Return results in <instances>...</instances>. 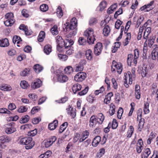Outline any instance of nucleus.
<instances>
[{"label": "nucleus", "instance_id": "nucleus-1", "mask_svg": "<svg viewBox=\"0 0 158 158\" xmlns=\"http://www.w3.org/2000/svg\"><path fill=\"white\" fill-rule=\"evenodd\" d=\"M32 139L31 137H26L21 138L19 140L20 144L25 145V148L27 150L31 149L34 146V142H32Z\"/></svg>", "mask_w": 158, "mask_h": 158}, {"label": "nucleus", "instance_id": "nucleus-2", "mask_svg": "<svg viewBox=\"0 0 158 158\" xmlns=\"http://www.w3.org/2000/svg\"><path fill=\"white\" fill-rule=\"evenodd\" d=\"M84 35L87 38V41L89 44H93L96 40L93 35V30L92 28H89L88 31L84 33Z\"/></svg>", "mask_w": 158, "mask_h": 158}, {"label": "nucleus", "instance_id": "nucleus-3", "mask_svg": "<svg viewBox=\"0 0 158 158\" xmlns=\"http://www.w3.org/2000/svg\"><path fill=\"white\" fill-rule=\"evenodd\" d=\"M66 25L64 29V30H66V31H68L69 30H73L76 29L77 27V20L75 18H73L71 20L70 23H66Z\"/></svg>", "mask_w": 158, "mask_h": 158}, {"label": "nucleus", "instance_id": "nucleus-4", "mask_svg": "<svg viewBox=\"0 0 158 158\" xmlns=\"http://www.w3.org/2000/svg\"><path fill=\"white\" fill-rule=\"evenodd\" d=\"M56 75L58 81L61 83H64L67 82L69 78L68 77L63 73L62 71L59 70H56Z\"/></svg>", "mask_w": 158, "mask_h": 158}, {"label": "nucleus", "instance_id": "nucleus-5", "mask_svg": "<svg viewBox=\"0 0 158 158\" xmlns=\"http://www.w3.org/2000/svg\"><path fill=\"white\" fill-rule=\"evenodd\" d=\"M56 42L57 45V49L58 51L61 52L63 49V45H64V40L62 37L59 35L56 36Z\"/></svg>", "mask_w": 158, "mask_h": 158}, {"label": "nucleus", "instance_id": "nucleus-6", "mask_svg": "<svg viewBox=\"0 0 158 158\" xmlns=\"http://www.w3.org/2000/svg\"><path fill=\"white\" fill-rule=\"evenodd\" d=\"M125 78H124V85L126 88L129 86L128 85L127 83V80L128 79L129 80V84H131L132 83V76L130 72H128L127 73H125L124 74Z\"/></svg>", "mask_w": 158, "mask_h": 158}, {"label": "nucleus", "instance_id": "nucleus-7", "mask_svg": "<svg viewBox=\"0 0 158 158\" xmlns=\"http://www.w3.org/2000/svg\"><path fill=\"white\" fill-rule=\"evenodd\" d=\"M86 73L83 72H80L77 73L75 76L74 80L77 82H80L83 81L86 77Z\"/></svg>", "mask_w": 158, "mask_h": 158}, {"label": "nucleus", "instance_id": "nucleus-8", "mask_svg": "<svg viewBox=\"0 0 158 158\" xmlns=\"http://www.w3.org/2000/svg\"><path fill=\"white\" fill-rule=\"evenodd\" d=\"M57 139L55 136H52L50 138L44 140V142L45 147L48 148L50 146L55 142Z\"/></svg>", "mask_w": 158, "mask_h": 158}, {"label": "nucleus", "instance_id": "nucleus-9", "mask_svg": "<svg viewBox=\"0 0 158 158\" xmlns=\"http://www.w3.org/2000/svg\"><path fill=\"white\" fill-rule=\"evenodd\" d=\"M11 140L10 138L6 135H3L0 137V148H3L5 147L4 144L5 143H8Z\"/></svg>", "mask_w": 158, "mask_h": 158}, {"label": "nucleus", "instance_id": "nucleus-10", "mask_svg": "<svg viewBox=\"0 0 158 158\" xmlns=\"http://www.w3.org/2000/svg\"><path fill=\"white\" fill-rule=\"evenodd\" d=\"M154 3V1H152L150 2V3L147 5H145L141 7L140 8V10L142 11L144 10V11L145 12H148L152 10L154 8V6H153Z\"/></svg>", "mask_w": 158, "mask_h": 158}, {"label": "nucleus", "instance_id": "nucleus-11", "mask_svg": "<svg viewBox=\"0 0 158 158\" xmlns=\"http://www.w3.org/2000/svg\"><path fill=\"white\" fill-rule=\"evenodd\" d=\"M103 49L102 44L98 42L94 46V53L96 56H99L101 53Z\"/></svg>", "mask_w": 158, "mask_h": 158}, {"label": "nucleus", "instance_id": "nucleus-12", "mask_svg": "<svg viewBox=\"0 0 158 158\" xmlns=\"http://www.w3.org/2000/svg\"><path fill=\"white\" fill-rule=\"evenodd\" d=\"M64 42L63 48H64L65 49H67L71 47V46L74 44L73 41L71 39L70 37L67 36L66 37Z\"/></svg>", "mask_w": 158, "mask_h": 158}, {"label": "nucleus", "instance_id": "nucleus-13", "mask_svg": "<svg viewBox=\"0 0 158 158\" xmlns=\"http://www.w3.org/2000/svg\"><path fill=\"white\" fill-rule=\"evenodd\" d=\"M143 140L141 139H139L136 143V150L138 153H140L143 148Z\"/></svg>", "mask_w": 158, "mask_h": 158}, {"label": "nucleus", "instance_id": "nucleus-14", "mask_svg": "<svg viewBox=\"0 0 158 158\" xmlns=\"http://www.w3.org/2000/svg\"><path fill=\"white\" fill-rule=\"evenodd\" d=\"M89 126L93 128L96 125H99L98 122L96 117L95 115L92 116L89 120Z\"/></svg>", "mask_w": 158, "mask_h": 158}, {"label": "nucleus", "instance_id": "nucleus-15", "mask_svg": "<svg viewBox=\"0 0 158 158\" xmlns=\"http://www.w3.org/2000/svg\"><path fill=\"white\" fill-rule=\"evenodd\" d=\"M42 85V82L40 79H37L34 80L32 83L31 84V87L32 89H34L40 87Z\"/></svg>", "mask_w": 158, "mask_h": 158}, {"label": "nucleus", "instance_id": "nucleus-16", "mask_svg": "<svg viewBox=\"0 0 158 158\" xmlns=\"http://www.w3.org/2000/svg\"><path fill=\"white\" fill-rule=\"evenodd\" d=\"M111 66L114 67L117 69L118 73H121L122 71V65L118 64L115 60H113Z\"/></svg>", "mask_w": 158, "mask_h": 158}, {"label": "nucleus", "instance_id": "nucleus-17", "mask_svg": "<svg viewBox=\"0 0 158 158\" xmlns=\"http://www.w3.org/2000/svg\"><path fill=\"white\" fill-rule=\"evenodd\" d=\"M155 38L156 36L154 35H152L151 36L150 39H149L148 40H146L145 42L144 45H146V46L148 45L149 47L151 48L154 43Z\"/></svg>", "mask_w": 158, "mask_h": 158}, {"label": "nucleus", "instance_id": "nucleus-18", "mask_svg": "<svg viewBox=\"0 0 158 158\" xmlns=\"http://www.w3.org/2000/svg\"><path fill=\"white\" fill-rule=\"evenodd\" d=\"M68 111V113L73 118H74L76 116V109L75 108H72L69 105V108L67 109Z\"/></svg>", "mask_w": 158, "mask_h": 158}, {"label": "nucleus", "instance_id": "nucleus-19", "mask_svg": "<svg viewBox=\"0 0 158 158\" xmlns=\"http://www.w3.org/2000/svg\"><path fill=\"white\" fill-rule=\"evenodd\" d=\"M85 56L86 59L88 60L91 61L93 60V53L92 50L88 49L85 52Z\"/></svg>", "mask_w": 158, "mask_h": 158}, {"label": "nucleus", "instance_id": "nucleus-20", "mask_svg": "<svg viewBox=\"0 0 158 158\" xmlns=\"http://www.w3.org/2000/svg\"><path fill=\"white\" fill-rule=\"evenodd\" d=\"M0 89L3 91H9L12 89V87L10 85L2 84L0 85Z\"/></svg>", "mask_w": 158, "mask_h": 158}, {"label": "nucleus", "instance_id": "nucleus-21", "mask_svg": "<svg viewBox=\"0 0 158 158\" xmlns=\"http://www.w3.org/2000/svg\"><path fill=\"white\" fill-rule=\"evenodd\" d=\"M101 140V137L99 136H96L93 139L92 142V146L94 147H96L98 146Z\"/></svg>", "mask_w": 158, "mask_h": 158}, {"label": "nucleus", "instance_id": "nucleus-22", "mask_svg": "<svg viewBox=\"0 0 158 158\" xmlns=\"http://www.w3.org/2000/svg\"><path fill=\"white\" fill-rule=\"evenodd\" d=\"M142 68L141 75L143 77H144L146 76L148 73L149 69L147 67V65L145 64L143 65Z\"/></svg>", "mask_w": 158, "mask_h": 158}, {"label": "nucleus", "instance_id": "nucleus-23", "mask_svg": "<svg viewBox=\"0 0 158 158\" xmlns=\"http://www.w3.org/2000/svg\"><path fill=\"white\" fill-rule=\"evenodd\" d=\"M9 45V41L7 38L0 40V47H7Z\"/></svg>", "mask_w": 158, "mask_h": 158}, {"label": "nucleus", "instance_id": "nucleus-24", "mask_svg": "<svg viewBox=\"0 0 158 158\" xmlns=\"http://www.w3.org/2000/svg\"><path fill=\"white\" fill-rule=\"evenodd\" d=\"M82 88L80 84L77 83L74 84L72 87V89L73 93L75 94L77 91L80 90Z\"/></svg>", "mask_w": 158, "mask_h": 158}, {"label": "nucleus", "instance_id": "nucleus-25", "mask_svg": "<svg viewBox=\"0 0 158 158\" xmlns=\"http://www.w3.org/2000/svg\"><path fill=\"white\" fill-rule=\"evenodd\" d=\"M44 52L46 55H49L52 52V47L49 44L45 45L44 48Z\"/></svg>", "mask_w": 158, "mask_h": 158}, {"label": "nucleus", "instance_id": "nucleus-26", "mask_svg": "<svg viewBox=\"0 0 158 158\" xmlns=\"http://www.w3.org/2000/svg\"><path fill=\"white\" fill-rule=\"evenodd\" d=\"M96 117L98 122L99 123V124H102L105 118V117L103 114L102 113H100L98 114L97 116Z\"/></svg>", "mask_w": 158, "mask_h": 158}, {"label": "nucleus", "instance_id": "nucleus-27", "mask_svg": "<svg viewBox=\"0 0 158 158\" xmlns=\"http://www.w3.org/2000/svg\"><path fill=\"white\" fill-rule=\"evenodd\" d=\"M139 51L137 49H135L134 50V57L133 59V63L136 64L137 63V59L139 57Z\"/></svg>", "mask_w": 158, "mask_h": 158}, {"label": "nucleus", "instance_id": "nucleus-28", "mask_svg": "<svg viewBox=\"0 0 158 158\" xmlns=\"http://www.w3.org/2000/svg\"><path fill=\"white\" fill-rule=\"evenodd\" d=\"M115 111V106L113 103H111L110 105V109L109 112L110 115L112 116L114 114Z\"/></svg>", "mask_w": 158, "mask_h": 158}, {"label": "nucleus", "instance_id": "nucleus-29", "mask_svg": "<svg viewBox=\"0 0 158 158\" xmlns=\"http://www.w3.org/2000/svg\"><path fill=\"white\" fill-rule=\"evenodd\" d=\"M58 125L57 120H55L52 122L49 123L48 125V128H56Z\"/></svg>", "mask_w": 158, "mask_h": 158}, {"label": "nucleus", "instance_id": "nucleus-30", "mask_svg": "<svg viewBox=\"0 0 158 158\" xmlns=\"http://www.w3.org/2000/svg\"><path fill=\"white\" fill-rule=\"evenodd\" d=\"M110 28L108 25L105 26L103 29V33L104 36L108 35L110 32Z\"/></svg>", "mask_w": 158, "mask_h": 158}, {"label": "nucleus", "instance_id": "nucleus-31", "mask_svg": "<svg viewBox=\"0 0 158 158\" xmlns=\"http://www.w3.org/2000/svg\"><path fill=\"white\" fill-rule=\"evenodd\" d=\"M45 37V33L44 31H41L38 37V40L40 42H42Z\"/></svg>", "mask_w": 158, "mask_h": 158}, {"label": "nucleus", "instance_id": "nucleus-32", "mask_svg": "<svg viewBox=\"0 0 158 158\" xmlns=\"http://www.w3.org/2000/svg\"><path fill=\"white\" fill-rule=\"evenodd\" d=\"M33 69L36 73H39L43 70V68L40 65L36 64L34 66Z\"/></svg>", "mask_w": 158, "mask_h": 158}, {"label": "nucleus", "instance_id": "nucleus-33", "mask_svg": "<svg viewBox=\"0 0 158 158\" xmlns=\"http://www.w3.org/2000/svg\"><path fill=\"white\" fill-rule=\"evenodd\" d=\"M29 116L27 115H26L23 116L19 120V122L21 123H26L29 121Z\"/></svg>", "mask_w": 158, "mask_h": 158}, {"label": "nucleus", "instance_id": "nucleus-34", "mask_svg": "<svg viewBox=\"0 0 158 158\" xmlns=\"http://www.w3.org/2000/svg\"><path fill=\"white\" fill-rule=\"evenodd\" d=\"M105 149L104 148H100L99 152L97 153L96 157V158H100L101 157L105 154Z\"/></svg>", "mask_w": 158, "mask_h": 158}, {"label": "nucleus", "instance_id": "nucleus-35", "mask_svg": "<svg viewBox=\"0 0 158 158\" xmlns=\"http://www.w3.org/2000/svg\"><path fill=\"white\" fill-rule=\"evenodd\" d=\"M133 55L132 54H130L128 55L127 62L129 66H131V65L132 63L133 62Z\"/></svg>", "mask_w": 158, "mask_h": 158}, {"label": "nucleus", "instance_id": "nucleus-36", "mask_svg": "<svg viewBox=\"0 0 158 158\" xmlns=\"http://www.w3.org/2000/svg\"><path fill=\"white\" fill-rule=\"evenodd\" d=\"M51 151H48L40 155L39 157L40 158H48L51 156Z\"/></svg>", "mask_w": 158, "mask_h": 158}, {"label": "nucleus", "instance_id": "nucleus-37", "mask_svg": "<svg viewBox=\"0 0 158 158\" xmlns=\"http://www.w3.org/2000/svg\"><path fill=\"white\" fill-rule=\"evenodd\" d=\"M56 14L59 18H61L63 15V14L61 7L59 6L56 10Z\"/></svg>", "mask_w": 158, "mask_h": 158}, {"label": "nucleus", "instance_id": "nucleus-38", "mask_svg": "<svg viewBox=\"0 0 158 158\" xmlns=\"http://www.w3.org/2000/svg\"><path fill=\"white\" fill-rule=\"evenodd\" d=\"M149 103L148 102H145L144 104L143 112L145 114H147L150 112L149 109Z\"/></svg>", "mask_w": 158, "mask_h": 158}, {"label": "nucleus", "instance_id": "nucleus-39", "mask_svg": "<svg viewBox=\"0 0 158 158\" xmlns=\"http://www.w3.org/2000/svg\"><path fill=\"white\" fill-rule=\"evenodd\" d=\"M64 71L66 74H70L71 73H73V69L71 66H69L65 68Z\"/></svg>", "mask_w": 158, "mask_h": 158}, {"label": "nucleus", "instance_id": "nucleus-40", "mask_svg": "<svg viewBox=\"0 0 158 158\" xmlns=\"http://www.w3.org/2000/svg\"><path fill=\"white\" fill-rule=\"evenodd\" d=\"M156 50H157V48L154 49L152 53V58L153 60H155L157 59L158 52Z\"/></svg>", "mask_w": 158, "mask_h": 158}, {"label": "nucleus", "instance_id": "nucleus-41", "mask_svg": "<svg viewBox=\"0 0 158 158\" xmlns=\"http://www.w3.org/2000/svg\"><path fill=\"white\" fill-rule=\"evenodd\" d=\"M14 19H7L6 20L4 21V23L7 27L11 26L14 24Z\"/></svg>", "mask_w": 158, "mask_h": 158}, {"label": "nucleus", "instance_id": "nucleus-42", "mask_svg": "<svg viewBox=\"0 0 158 158\" xmlns=\"http://www.w3.org/2000/svg\"><path fill=\"white\" fill-rule=\"evenodd\" d=\"M21 87L23 89H26L29 86L28 82L25 80L22 81L20 83Z\"/></svg>", "mask_w": 158, "mask_h": 158}, {"label": "nucleus", "instance_id": "nucleus-43", "mask_svg": "<svg viewBox=\"0 0 158 158\" xmlns=\"http://www.w3.org/2000/svg\"><path fill=\"white\" fill-rule=\"evenodd\" d=\"M51 32L53 35H57L58 32L57 30V27L56 25H54L51 29Z\"/></svg>", "mask_w": 158, "mask_h": 158}, {"label": "nucleus", "instance_id": "nucleus-44", "mask_svg": "<svg viewBox=\"0 0 158 158\" xmlns=\"http://www.w3.org/2000/svg\"><path fill=\"white\" fill-rule=\"evenodd\" d=\"M106 2L105 1H102L99 4L100 11H102L106 7Z\"/></svg>", "mask_w": 158, "mask_h": 158}, {"label": "nucleus", "instance_id": "nucleus-45", "mask_svg": "<svg viewBox=\"0 0 158 158\" xmlns=\"http://www.w3.org/2000/svg\"><path fill=\"white\" fill-rule=\"evenodd\" d=\"M30 70L29 68H26L20 73V75L23 76H27Z\"/></svg>", "mask_w": 158, "mask_h": 158}, {"label": "nucleus", "instance_id": "nucleus-46", "mask_svg": "<svg viewBox=\"0 0 158 158\" xmlns=\"http://www.w3.org/2000/svg\"><path fill=\"white\" fill-rule=\"evenodd\" d=\"M21 13L22 15L24 17L27 18L29 16V11L26 9H23L21 11Z\"/></svg>", "mask_w": 158, "mask_h": 158}, {"label": "nucleus", "instance_id": "nucleus-47", "mask_svg": "<svg viewBox=\"0 0 158 158\" xmlns=\"http://www.w3.org/2000/svg\"><path fill=\"white\" fill-rule=\"evenodd\" d=\"M89 89L88 87H85L84 89L78 93V95L80 96H83L86 94L87 92Z\"/></svg>", "mask_w": 158, "mask_h": 158}, {"label": "nucleus", "instance_id": "nucleus-48", "mask_svg": "<svg viewBox=\"0 0 158 158\" xmlns=\"http://www.w3.org/2000/svg\"><path fill=\"white\" fill-rule=\"evenodd\" d=\"M58 56L59 59L62 61H65L68 59V56L65 55H63L61 54H58Z\"/></svg>", "mask_w": 158, "mask_h": 158}, {"label": "nucleus", "instance_id": "nucleus-49", "mask_svg": "<svg viewBox=\"0 0 158 158\" xmlns=\"http://www.w3.org/2000/svg\"><path fill=\"white\" fill-rule=\"evenodd\" d=\"M48 6L46 4H42L40 7V10L43 12L46 11L48 10Z\"/></svg>", "mask_w": 158, "mask_h": 158}, {"label": "nucleus", "instance_id": "nucleus-50", "mask_svg": "<svg viewBox=\"0 0 158 158\" xmlns=\"http://www.w3.org/2000/svg\"><path fill=\"white\" fill-rule=\"evenodd\" d=\"M28 97L33 101H35L37 98V96L35 94H30L28 95Z\"/></svg>", "mask_w": 158, "mask_h": 158}, {"label": "nucleus", "instance_id": "nucleus-51", "mask_svg": "<svg viewBox=\"0 0 158 158\" xmlns=\"http://www.w3.org/2000/svg\"><path fill=\"white\" fill-rule=\"evenodd\" d=\"M123 112V110L122 108L120 107L117 112V117L118 119H121Z\"/></svg>", "mask_w": 158, "mask_h": 158}, {"label": "nucleus", "instance_id": "nucleus-52", "mask_svg": "<svg viewBox=\"0 0 158 158\" xmlns=\"http://www.w3.org/2000/svg\"><path fill=\"white\" fill-rule=\"evenodd\" d=\"M9 56H12L15 55L16 54L15 50L13 49L9 50L7 52Z\"/></svg>", "mask_w": 158, "mask_h": 158}, {"label": "nucleus", "instance_id": "nucleus-53", "mask_svg": "<svg viewBox=\"0 0 158 158\" xmlns=\"http://www.w3.org/2000/svg\"><path fill=\"white\" fill-rule=\"evenodd\" d=\"M123 13V9L122 8H120L118 11H116L114 15V18L117 19L118 15Z\"/></svg>", "mask_w": 158, "mask_h": 158}, {"label": "nucleus", "instance_id": "nucleus-54", "mask_svg": "<svg viewBox=\"0 0 158 158\" xmlns=\"http://www.w3.org/2000/svg\"><path fill=\"white\" fill-rule=\"evenodd\" d=\"M10 113V112L6 108H2L0 109V113L9 114Z\"/></svg>", "mask_w": 158, "mask_h": 158}, {"label": "nucleus", "instance_id": "nucleus-55", "mask_svg": "<svg viewBox=\"0 0 158 158\" xmlns=\"http://www.w3.org/2000/svg\"><path fill=\"white\" fill-rule=\"evenodd\" d=\"M27 110V108H26L25 106H21L18 110L17 111L19 113H23L26 112Z\"/></svg>", "mask_w": 158, "mask_h": 158}, {"label": "nucleus", "instance_id": "nucleus-56", "mask_svg": "<svg viewBox=\"0 0 158 158\" xmlns=\"http://www.w3.org/2000/svg\"><path fill=\"white\" fill-rule=\"evenodd\" d=\"M5 17L6 19H13L14 17L13 14L11 12L8 13L5 15Z\"/></svg>", "mask_w": 158, "mask_h": 158}, {"label": "nucleus", "instance_id": "nucleus-57", "mask_svg": "<svg viewBox=\"0 0 158 158\" xmlns=\"http://www.w3.org/2000/svg\"><path fill=\"white\" fill-rule=\"evenodd\" d=\"M134 131V129H129L127 132V138H131L132 136V135L133 134Z\"/></svg>", "mask_w": 158, "mask_h": 158}, {"label": "nucleus", "instance_id": "nucleus-58", "mask_svg": "<svg viewBox=\"0 0 158 158\" xmlns=\"http://www.w3.org/2000/svg\"><path fill=\"white\" fill-rule=\"evenodd\" d=\"M104 90V88L103 86H102L100 88V89L95 91L94 94L96 95H98L100 93H103Z\"/></svg>", "mask_w": 158, "mask_h": 158}, {"label": "nucleus", "instance_id": "nucleus-59", "mask_svg": "<svg viewBox=\"0 0 158 158\" xmlns=\"http://www.w3.org/2000/svg\"><path fill=\"white\" fill-rule=\"evenodd\" d=\"M37 129H34L33 130L28 132V135L30 136H33L35 135L37 133Z\"/></svg>", "mask_w": 158, "mask_h": 158}, {"label": "nucleus", "instance_id": "nucleus-60", "mask_svg": "<svg viewBox=\"0 0 158 158\" xmlns=\"http://www.w3.org/2000/svg\"><path fill=\"white\" fill-rule=\"evenodd\" d=\"M122 23V21L119 19H118L115 23V28L117 29H118Z\"/></svg>", "mask_w": 158, "mask_h": 158}, {"label": "nucleus", "instance_id": "nucleus-61", "mask_svg": "<svg viewBox=\"0 0 158 158\" xmlns=\"http://www.w3.org/2000/svg\"><path fill=\"white\" fill-rule=\"evenodd\" d=\"M86 40L83 38L80 37L78 40V43L80 45H84L85 43Z\"/></svg>", "mask_w": 158, "mask_h": 158}, {"label": "nucleus", "instance_id": "nucleus-62", "mask_svg": "<svg viewBox=\"0 0 158 158\" xmlns=\"http://www.w3.org/2000/svg\"><path fill=\"white\" fill-rule=\"evenodd\" d=\"M21 38L17 35H15L13 36L12 41L14 44H15L16 42L19 40H21Z\"/></svg>", "mask_w": 158, "mask_h": 158}, {"label": "nucleus", "instance_id": "nucleus-63", "mask_svg": "<svg viewBox=\"0 0 158 158\" xmlns=\"http://www.w3.org/2000/svg\"><path fill=\"white\" fill-rule=\"evenodd\" d=\"M67 49L66 52V54L67 55H70L74 52V50L72 47L69 48Z\"/></svg>", "mask_w": 158, "mask_h": 158}, {"label": "nucleus", "instance_id": "nucleus-64", "mask_svg": "<svg viewBox=\"0 0 158 158\" xmlns=\"http://www.w3.org/2000/svg\"><path fill=\"white\" fill-rule=\"evenodd\" d=\"M97 23V20L95 18H91L89 21V24L90 25H93L96 24Z\"/></svg>", "mask_w": 158, "mask_h": 158}]
</instances>
